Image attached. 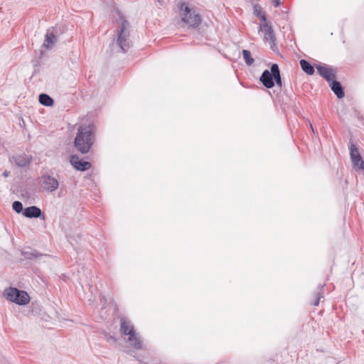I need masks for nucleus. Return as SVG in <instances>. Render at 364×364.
I'll return each instance as SVG.
<instances>
[{
  "label": "nucleus",
  "instance_id": "obj_1",
  "mask_svg": "<svg viewBox=\"0 0 364 364\" xmlns=\"http://www.w3.org/2000/svg\"><path fill=\"white\" fill-rule=\"evenodd\" d=\"M95 142V132L92 125L80 126L75 139V146L81 154H87Z\"/></svg>",
  "mask_w": 364,
  "mask_h": 364
},
{
  "label": "nucleus",
  "instance_id": "obj_2",
  "mask_svg": "<svg viewBox=\"0 0 364 364\" xmlns=\"http://www.w3.org/2000/svg\"><path fill=\"white\" fill-rule=\"evenodd\" d=\"M180 16L181 21L190 28H198L202 22L200 15L186 2H182L180 5Z\"/></svg>",
  "mask_w": 364,
  "mask_h": 364
},
{
  "label": "nucleus",
  "instance_id": "obj_3",
  "mask_svg": "<svg viewBox=\"0 0 364 364\" xmlns=\"http://www.w3.org/2000/svg\"><path fill=\"white\" fill-rule=\"evenodd\" d=\"M120 333L127 336V342L136 349L142 348V342L140 336L136 333L132 323L125 318L120 319Z\"/></svg>",
  "mask_w": 364,
  "mask_h": 364
},
{
  "label": "nucleus",
  "instance_id": "obj_4",
  "mask_svg": "<svg viewBox=\"0 0 364 364\" xmlns=\"http://www.w3.org/2000/svg\"><path fill=\"white\" fill-rule=\"evenodd\" d=\"M117 13L122 21V25L117 34V44L122 52L126 53L132 46V42L129 39V23L124 19L120 11H117Z\"/></svg>",
  "mask_w": 364,
  "mask_h": 364
},
{
  "label": "nucleus",
  "instance_id": "obj_5",
  "mask_svg": "<svg viewBox=\"0 0 364 364\" xmlns=\"http://www.w3.org/2000/svg\"><path fill=\"white\" fill-rule=\"evenodd\" d=\"M4 296L11 302L18 305L24 306L29 303L30 296L23 290H20L16 287H9L4 291Z\"/></svg>",
  "mask_w": 364,
  "mask_h": 364
},
{
  "label": "nucleus",
  "instance_id": "obj_6",
  "mask_svg": "<svg viewBox=\"0 0 364 364\" xmlns=\"http://www.w3.org/2000/svg\"><path fill=\"white\" fill-rule=\"evenodd\" d=\"M350 156L353 164V166L355 170L364 169V161L360 156L359 151L356 146L350 142L349 145Z\"/></svg>",
  "mask_w": 364,
  "mask_h": 364
},
{
  "label": "nucleus",
  "instance_id": "obj_7",
  "mask_svg": "<svg viewBox=\"0 0 364 364\" xmlns=\"http://www.w3.org/2000/svg\"><path fill=\"white\" fill-rule=\"evenodd\" d=\"M41 184L43 190L49 193L55 191L59 187L58 179L49 174H43L41 176Z\"/></svg>",
  "mask_w": 364,
  "mask_h": 364
},
{
  "label": "nucleus",
  "instance_id": "obj_8",
  "mask_svg": "<svg viewBox=\"0 0 364 364\" xmlns=\"http://www.w3.org/2000/svg\"><path fill=\"white\" fill-rule=\"evenodd\" d=\"M32 157L24 154H15L9 157L11 164L20 167L25 168L28 166L31 163Z\"/></svg>",
  "mask_w": 364,
  "mask_h": 364
},
{
  "label": "nucleus",
  "instance_id": "obj_9",
  "mask_svg": "<svg viewBox=\"0 0 364 364\" xmlns=\"http://www.w3.org/2000/svg\"><path fill=\"white\" fill-rule=\"evenodd\" d=\"M70 164L77 171H84L91 167V164L79 159L78 156L73 155L70 158Z\"/></svg>",
  "mask_w": 364,
  "mask_h": 364
},
{
  "label": "nucleus",
  "instance_id": "obj_10",
  "mask_svg": "<svg viewBox=\"0 0 364 364\" xmlns=\"http://www.w3.org/2000/svg\"><path fill=\"white\" fill-rule=\"evenodd\" d=\"M319 75L323 77L328 82L336 78V75L331 67L318 65L316 66Z\"/></svg>",
  "mask_w": 364,
  "mask_h": 364
},
{
  "label": "nucleus",
  "instance_id": "obj_11",
  "mask_svg": "<svg viewBox=\"0 0 364 364\" xmlns=\"http://www.w3.org/2000/svg\"><path fill=\"white\" fill-rule=\"evenodd\" d=\"M55 28L48 29L46 32L43 47L46 49H52L57 42V38L55 34Z\"/></svg>",
  "mask_w": 364,
  "mask_h": 364
},
{
  "label": "nucleus",
  "instance_id": "obj_12",
  "mask_svg": "<svg viewBox=\"0 0 364 364\" xmlns=\"http://www.w3.org/2000/svg\"><path fill=\"white\" fill-rule=\"evenodd\" d=\"M273 75L271 70H265L262 72L259 80L266 88H272L274 86Z\"/></svg>",
  "mask_w": 364,
  "mask_h": 364
},
{
  "label": "nucleus",
  "instance_id": "obj_13",
  "mask_svg": "<svg viewBox=\"0 0 364 364\" xmlns=\"http://www.w3.org/2000/svg\"><path fill=\"white\" fill-rule=\"evenodd\" d=\"M43 213L40 208L32 205L24 209L23 212V216L28 218H41Z\"/></svg>",
  "mask_w": 364,
  "mask_h": 364
},
{
  "label": "nucleus",
  "instance_id": "obj_14",
  "mask_svg": "<svg viewBox=\"0 0 364 364\" xmlns=\"http://www.w3.org/2000/svg\"><path fill=\"white\" fill-rule=\"evenodd\" d=\"M329 85L331 90L334 92L338 99H341L344 97L345 92L343 88L341 82L337 81L336 78L329 82Z\"/></svg>",
  "mask_w": 364,
  "mask_h": 364
},
{
  "label": "nucleus",
  "instance_id": "obj_15",
  "mask_svg": "<svg viewBox=\"0 0 364 364\" xmlns=\"http://www.w3.org/2000/svg\"><path fill=\"white\" fill-rule=\"evenodd\" d=\"M270 70L274 76L273 81H274L276 82V84L278 87H282V77L280 75V70H279V65L276 63H274L272 65Z\"/></svg>",
  "mask_w": 364,
  "mask_h": 364
},
{
  "label": "nucleus",
  "instance_id": "obj_16",
  "mask_svg": "<svg viewBox=\"0 0 364 364\" xmlns=\"http://www.w3.org/2000/svg\"><path fill=\"white\" fill-rule=\"evenodd\" d=\"M262 30H264L265 32L264 40H269L270 41H277L274 30L272 29V27L269 23H265V24L264 25V28Z\"/></svg>",
  "mask_w": 364,
  "mask_h": 364
},
{
  "label": "nucleus",
  "instance_id": "obj_17",
  "mask_svg": "<svg viewBox=\"0 0 364 364\" xmlns=\"http://www.w3.org/2000/svg\"><path fill=\"white\" fill-rule=\"evenodd\" d=\"M302 70L308 75H313L315 72L314 66L307 60L302 59L299 61Z\"/></svg>",
  "mask_w": 364,
  "mask_h": 364
},
{
  "label": "nucleus",
  "instance_id": "obj_18",
  "mask_svg": "<svg viewBox=\"0 0 364 364\" xmlns=\"http://www.w3.org/2000/svg\"><path fill=\"white\" fill-rule=\"evenodd\" d=\"M39 102L46 107L52 106L54 103L53 99L50 97L48 95L45 93H41L38 97Z\"/></svg>",
  "mask_w": 364,
  "mask_h": 364
},
{
  "label": "nucleus",
  "instance_id": "obj_19",
  "mask_svg": "<svg viewBox=\"0 0 364 364\" xmlns=\"http://www.w3.org/2000/svg\"><path fill=\"white\" fill-rule=\"evenodd\" d=\"M323 287L324 285H318L316 291L314 294L315 300L312 303L314 306L319 304L320 299L323 297Z\"/></svg>",
  "mask_w": 364,
  "mask_h": 364
},
{
  "label": "nucleus",
  "instance_id": "obj_20",
  "mask_svg": "<svg viewBox=\"0 0 364 364\" xmlns=\"http://www.w3.org/2000/svg\"><path fill=\"white\" fill-rule=\"evenodd\" d=\"M22 254L25 258L28 259H38L43 256V255L39 253L38 251L32 250L29 251H23Z\"/></svg>",
  "mask_w": 364,
  "mask_h": 364
},
{
  "label": "nucleus",
  "instance_id": "obj_21",
  "mask_svg": "<svg viewBox=\"0 0 364 364\" xmlns=\"http://www.w3.org/2000/svg\"><path fill=\"white\" fill-rule=\"evenodd\" d=\"M242 56L245 61V63L247 65H252L255 61L254 58L252 57V54L250 50H242Z\"/></svg>",
  "mask_w": 364,
  "mask_h": 364
},
{
  "label": "nucleus",
  "instance_id": "obj_22",
  "mask_svg": "<svg viewBox=\"0 0 364 364\" xmlns=\"http://www.w3.org/2000/svg\"><path fill=\"white\" fill-rule=\"evenodd\" d=\"M12 208L17 213H23L24 210L22 203L18 200L13 203Z\"/></svg>",
  "mask_w": 364,
  "mask_h": 364
},
{
  "label": "nucleus",
  "instance_id": "obj_23",
  "mask_svg": "<svg viewBox=\"0 0 364 364\" xmlns=\"http://www.w3.org/2000/svg\"><path fill=\"white\" fill-rule=\"evenodd\" d=\"M105 338V340L112 345H115L117 341L114 336L109 334H106Z\"/></svg>",
  "mask_w": 364,
  "mask_h": 364
},
{
  "label": "nucleus",
  "instance_id": "obj_24",
  "mask_svg": "<svg viewBox=\"0 0 364 364\" xmlns=\"http://www.w3.org/2000/svg\"><path fill=\"white\" fill-rule=\"evenodd\" d=\"M258 17H259V18L262 21V23L260 24V26H259V31H262V29L264 28V25L265 24V23H267L266 16H265V14L262 13Z\"/></svg>",
  "mask_w": 364,
  "mask_h": 364
},
{
  "label": "nucleus",
  "instance_id": "obj_25",
  "mask_svg": "<svg viewBox=\"0 0 364 364\" xmlns=\"http://www.w3.org/2000/svg\"><path fill=\"white\" fill-rule=\"evenodd\" d=\"M270 42H271L270 48L273 51H276V50H277V41H270Z\"/></svg>",
  "mask_w": 364,
  "mask_h": 364
},
{
  "label": "nucleus",
  "instance_id": "obj_26",
  "mask_svg": "<svg viewBox=\"0 0 364 364\" xmlns=\"http://www.w3.org/2000/svg\"><path fill=\"white\" fill-rule=\"evenodd\" d=\"M254 13L257 16H259L262 12L259 8H257V6H255L254 7Z\"/></svg>",
  "mask_w": 364,
  "mask_h": 364
},
{
  "label": "nucleus",
  "instance_id": "obj_27",
  "mask_svg": "<svg viewBox=\"0 0 364 364\" xmlns=\"http://www.w3.org/2000/svg\"><path fill=\"white\" fill-rule=\"evenodd\" d=\"M272 4H274V6L275 7H278L281 3H280L279 0H273Z\"/></svg>",
  "mask_w": 364,
  "mask_h": 364
},
{
  "label": "nucleus",
  "instance_id": "obj_28",
  "mask_svg": "<svg viewBox=\"0 0 364 364\" xmlns=\"http://www.w3.org/2000/svg\"><path fill=\"white\" fill-rule=\"evenodd\" d=\"M9 171H5L3 173V176H4V177H7V176H9Z\"/></svg>",
  "mask_w": 364,
  "mask_h": 364
},
{
  "label": "nucleus",
  "instance_id": "obj_29",
  "mask_svg": "<svg viewBox=\"0 0 364 364\" xmlns=\"http://www.w3.org/2000/svg\"><path fill=\"white\" fill-rule=\"evenodd\" d=\"M310 127H311V129L312 132L314 133V129L313 126H312L311 124H310Z\"/></svg>",
  "mask_w": 364,
  "mask_h": 364
},
{
  "label": "nucleus",
  "instance_id": "obj_30",
  "mask_svg": "<svg viewBox=\"0 0 364 364\" xmlns=\"http://www.w3.org/2000/svg\"><path fill=\"white\" fill-rule=\"evenodd\" d=\"M363 333H364V331H363Z\"/></svg>",
  "mask_w": 364,
  "mask_h": 364
}]
</instances>
